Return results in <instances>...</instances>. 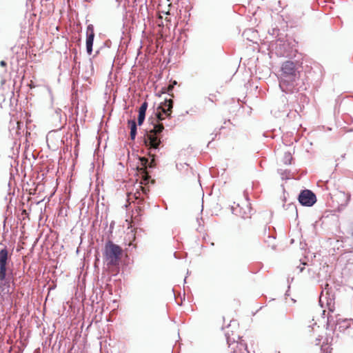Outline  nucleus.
I'll return each mask as SVG.
<instances>
[{"label": "nucleus", "instance_id": "obj_1", "mask_svg": "<svg viewBox=\"0 0 353 353\" xmlns=\"http://www.w3.org/2000/svg\"><path fill=\"white\" fill-rule=\"evenodd\" d=\"M172 108L173 101L166 99L158 106L157 111L154 112V117L148 118L149 127L144 135V144L148 150V155L151 160L150 163L144 158L141 161L145 165L150 168L155 166L156 153L159 151V146L162 143L164 125L161 121L166 117H171Z\"/></svg>", "mask_w": 353, "mask_h": 353}, {"label": "nucleus", "instance_id": "obj_2", "mask_svg": "<svg viewBox=\"0 0 353 353\" xmlns=\"http://www.w3.org/2000/svg\"><path fill=\"white\" fill-rule=\"evenodd\" d=\"M299 74L293 61H287L281 66L279 88L285 94H293L299 91Z\"/></svg>", "mask_w": 353, "mask_h": 353}, {"label": "nucleus", "instance_id": "obj_3", "mask_svg": "<svg viewBox=\"0 0 353 353\" xmlns=\"http://www.w3.org/2000/svg\"><path fill=\"white\" fill-rule=\"evenodd\" d=\"M296 45L295 40L288 37L286 34L279 36L272 44L275 54L278 57H289L293 48Z\"/></svg>", "mask_w": 353, "mask_h": 353}, {"label": "nucleus", "instance_id": "obj_4", "mask_svg": "<svg viewBox=\"0 0 353 353\" xmlns=\"http://www.w3.org/2000/svg\"><path fill=\"white\" fill-rule=\"evenodd\" d=\"M122 253L121 248L111 241L105 243L103 256L109 266L117 265L119 263Z\"/></svg>", "mask_w": 353, "mask_h": 353}, {"label": "nucleus", "instance_id": "obj_5", "mask_svg": "<svg viewBox=\"0 0 353 353\" xmlns=\"http://www.w3.org/2000/svg\"><path fill=\"white\" fill-rule=\"evenodd\" d=\"M298 201L303 206L312 207L315 204L317 199L316 194L312 190L305 189L300 192Z\"/></svg>", "mask_w": 353, "mask_h": 353}, {"label": "nucleus", "instance_id": "obj_6", "mask_svg": "<svg viewBox=\"0 0 353 353\" xmlns=\"http://www.w3.org/2000/svg\"><path fill=\"white\" fill-rule=\"evenodd\" d=\"M94 39V27L92 24H90L87 27L86 30V51L88 54H91L92 52L93 42Z\"/></svg>", "mask_w": 353, "mask_h": 353}, {"label": "nucleus", "instance_id": "obj_7", "mask_svg": "<svg viewBox=\"0 0 353 353\" xmlns=\"http://www.w3.org/2000/svg\"><path fill=\"white\" fill-rule=\"evenodd\" d=\"M225 336L228 347L231 349V350L235 352L236 347L239 345L237 341L239 339V336L236 334H234L233 332H232V335H230L229 331L225 332Z\"/></svg>", "mask_w": 353, "mask_h": 353}, {"label": "nucleus", "instance_id": "obj_8", "mask_svg": "<svg viewBox=\"0 0 353 353\" xmlns=\"http://www.w3.org/2000/svg\"><path fill=\"white\" fill-rule=\"evenodd\" d=\"M8 259V252L6 248L0 250V272L1 275H4L7 271V261Z\"/></svg>", "mask_w": 353, "mask_h": 353}, {"label": "nucleus", "instance_id": "obj_9", "mask_svg": "<svg viewBox=\"0 0 353 353\" xmlns=\"http://www.w3.org/2000/svg\"><path fill=\"white\" fill-rule=\"evenodd\" d=\"M62 110L60 108H57L54 110V113L52 114V119L54 122L55 123L56 127H57L58 129H61L63 126V125L66 121V116L64 115L63 117L61 114Z\"/></svg>", "mask_w": 353, "mask_h": 353}, {"label": "nucleus", "instance_id": "obj_10", "mask_svg": "<svg viewBox=\"0 0 353 353\" xmlns=\"http://www.w3.org/2000/svg\"><path fill=\"white\" fill-rule=\"evenodd\" d=\"M148 108V103L144 101L142 103L139 108V114L137 118V123L139 125H141L145 119V113Z\"/></svg>", "mask_w": 353, "mask_h": 353}, {"label": "nucleus", "instance_id": "obj_11", "mask_svg": "<svg viewBox=\"0 0 353 353\" xmlns=\"http://www.w3.org/2000/svg\"><path fill=\"white\" fill-rule=\"evenodd\" d=\"M128 124L130 129V139L132 140H134L136 138L137 133V122L134 119H130L128 121Z\"/></svg>", "mask_w": 353, "mask_h": 353}, {"label": "nucleus", "instance_id": "obj_12", "mask_svg": "<svg viewBox=\"0 0 353 353\" xmlns=\"http://www.w3.org/2000/svg\"><path fill=\"white\" fill-rule=\"evenodd\" d=\"M350 323H348L347 319H343L342 321H340V319L336 321V323L335 324V329H338L339 332H343L346 329L349 328Z\"/></svg>", "mask_w": 353, "mask_h": 353}, {"label": "nucleus", "instance_id": "obj_13", "mask_svg": "<svg viewBox=\"0 0 353 353\" xmlns=\"http://www.w3.org/2000/svg\"><path fill=\"white\" fill-rule=\"evenodd\" d=\"M176 169L182 173H188L189 170L192 169L186 163H176Z\"/></svg>", "mask_w": 353, "mask_h": 353}, {"label": "nucleus", "instance_id": "obj_14", "mask_svg": "<svg viewBox=\"0 0 353 353\" xmlns=\"http://www.w3.org/2000/svg\"><path fill=\"white\" fill-rule=\"evenodd\" d=\"M292 160V156L291 153L289 152H285L283 159V162L285 165H290V164H291Z\"/></svg>", "mask_w": 353, "mask_h": 353}, {"label": "nucleus", "instance_id": "obj_15", "mask_svg": "<svg viewBox=\"0 0 353 353\" xmlns=\"http://www.w3.org/2000/svg\"><path fill=\"white\" fill-rule=\"evenodd\" d=\"M279 31L280 30L278 28H272L271 30H269L268 32L272 36H276V37L278 38L279 36L284 35L283 34H279Z\"/></svg>", "mask_w": 353, "mask_h": 353}, {"label": "nucleus", "instance_id": "obj_16", "mask_svg": "<svg viewBox=\"0 0 353 353\" xmlns=\"http://www.w3.org/2000/svg\"><path fill=\"white\" fill-rule=\"evenodd\" d=\"M335 324V322L332 316H327V329H330V327H332V326Z\"/></svg>", "mask_w": 353, "mask_h": 353}, {"label": "nucleus", "instance_id": "obj_17", "mask_svg": "<svg viewBox=\"0 0 353 353\" xmlns=\"http://www.w3.org/2000/svg\"><path fill=\"white\" fill-rule=\"evenodd\" d=\"M288 206V208H286V210H295L296 212L297 213L296 207L294 203H289Z\"/></svg>", "mask_w": 353, "mask_h": 353}, {"label": "nucleus", "instance_id": "obj_18", "mask_svg": "<svg viewBox=\"0 0 353 353\" xmlns=\"http://www.w3.org/2000/svg\"><path fill=\"white\" fill-rule=\"evenodd\" d=\"M267 239H265V241L267 242V243H270V241L271 239H272V240L275 239V237L274 236L270 235V234H268V236H267Z\"/></svg>", "mask_w": 353, "mask_h": 353}, {"label": "nucleus", "instance_id": "obj_19", "mask_svg": "<svg viewBox=\"0 0 353 353\" xmlns=\"http://www.w3.org/2000/svg\"><path fill=\"white\" fill-rule=\"evenodd\" d=\"M281 99H282V102L284 103V106H285L287 104H288V99L285 97V96H283L281 97Z\"/></svg>", "mask_w": 353, "mask_h": 353}, {"label": "nucleus", "instance_id": "obj_20", "mask_svg": "<svg viewBox=\"0 0 353 353\" xmlns=\"http://www.w3.org/2000/svg\"><path fill=\"white\" fill-rule=\"evenodd\" d=\"M195 112H196L195 110H194V109H191L190 110H187V111H185V114H194V113H195Z\"/></svg>", "mask_w": 353, "mask_h": 353}, {"label": "nucleus", "instance_id": "obj_21", "mask_svg": "<svg viewBox=\"0 0 353 353\" xmlns=\"http://www.w3.org/2000/svg\"><path fill=\"white\" fill-rule=\"evenodd\" d=\"M351 199V194H347V196H346V203H348L350 202Z\"/></svg>", "mask_w": 353, "mask_h": 353}, {"label": "nucleus", "instance_id": "obj_22", "mask_svg": "<svg viewBox=\"0 0 353 353\" xmlns=\"http://www.w3.org/2000/svg\"><path fill=\"white\" fill-rule=\"evenodd\" d=\"M7 63L5 61H0V65L2 66V67H5L6 66Z\"/></svg>", "mask_w": 353, "mask_h": 353}, {"label": "nucleus", "instance_id": "obj_23", "mask_svg": "<svg viewBox=\"0 0 353 353\" xmlns=\"http://www.w3.org/2000/svg\"><path fill=\"white\" fill-rule=\"evenodd\" d=\"M299 269V272H302L304 270V267H297Z\"/></svg>", "mask_w": 353, "mask_h": 353}, {"label": "nucleus", "instance_id": "obj_24", "mask_svg": "<svg viewBox=\"0 0 353 353\" xmlns=\"http://www.w3.org/2000/svg\"><path fill=\"white\" fill-rule=\"evenodd\" d=\"M321 339H316V345H319V342H320Z\"/></svg>", "mask_w": 353, "mask_h": 353}, {"label": "nucleus", "instance_id": "obj_25", "mask_svg": "<svg viewBox=\"0 0 353 353\" xmlns=\"http://www.w3.org/2000/svg\"><path fill=\"white\" fill-rule=\"evenodd\" d=\"M307 272H308V273L310 274H311V272H312V269L309 268V269L307 270Z\"/></svg>", "mask_w": 353, "mask_h": 353}, {"label": "nucleus", "instance_id": "obj_26", "mask_svg": "<svg viewBox=\"0 0 353 353\" xmlns=\"http://www.w3.org/2000/svg\"><path fill=\"white\" fill-rule=\"evenodd\" d=\"M208 99L210 101H213V100L211 99V98H208Z\"/></svg>", "mask_w": 353, "mask_h": 353}, {"label": "nucleus", "instance_id": "obj_27", "mask_svg": "<svg viewBox=\"0 0 353 353\" xmlns=\"http://www.w3.org/2000/svg\"><path fill=\"white\" fill-rule=\"evenodd\" d=\"M327 286H328V284H327V283H326V284H325V288H327Z\"/></svg>", "mask_w": 353, "mask_h": 353}, {"label": "nucleus", "instance_id": "obj_28", "mask_svg": "<svg viewBox=\"0 0 353 353\" xmlns=\"http://www.w3.org/2000/svg\"><path fill=\"white\" fill-rule=\"evenodd\" d=\"M302 263L303 265H306V263H303H303Z\"/></svg>", "mask_w": 353, "mask_h": 353}]
</instances>
